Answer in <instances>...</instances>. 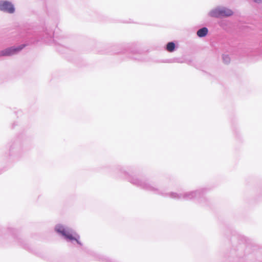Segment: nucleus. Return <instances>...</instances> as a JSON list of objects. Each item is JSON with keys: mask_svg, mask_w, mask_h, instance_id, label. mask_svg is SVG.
I'll return each mask as SVG.
<instances>
[{"mask_svg": "<svg viewBox=\"0 0 262 262\" xmlns=\"http://www.w3.org/2000/svg\"><path fill=\"white\" fill-rule=\"evenodd\" d=\"M232 14V10L226 8H217L210 12V15L214 17L229 16Z\"/></svg>", "mask_w": 262, "mask_h": 262, "instance_id": "f257e3e1", "label": "nucleus"}, {"mask_svg": "<svg viewBox=\"0 0 262 262\" xmlns=\"http://www.w3.org/2000/svg\"><path fill=\"white\" fill-rule=\"evenodd\" d=\"M25 47V45H21L17 47H11L7 48L0 52V56H11L21 51Z\"/></svg>", "mask_w": 262, "mask_h": 262, "instance_id": "f03ea898", "label": "nucleus"}, {"mask_svg": "<svg viewBox=\"0 0 262 262\" xmlns=\"http://www.w3.org/2000/svg\"><path fill=\"white\" fill-rule=\"evenodd\" d=\"M0 10L9 13L14 12V8L13 5L7 1H0Z\"/></svg>", "mask_w": 262, "mask_h": 262, "instance_id": "7ed1b4c3", "label": "nucleus"}, {"mask_svg": "<svg viewBox=\"0 0 262 262\" xmlns=\"http://www.w3.org/2000/svg\"><path fill=\"white\" fill-rule=\"evenodd\" d=\"M76 237H75L71 233H70L69 232L67 231L64 234L63 236H64L67 238L69 239L70 240H75L77 243L79 244H81V243L79 242L78 238H79V236L75 234Z\"/></svg>", "mask_w": 262, "mask_h": 262, "instance_id": "20e7f679", "label": "nucleus"}, {"mask_svg": "<svg viewBox=\"0 0 262 262\" xmlns=\"http://www.w3.org/2000/svg\"><path fill=\"white\" fill-rule=\"evenodd\" d=\"M208 32V31L207 28L204 27L198 31L197 35L200 37H204L207 34Z\"/></svg>", "mask_w": 262, "mask_h": 262, "instance_id": "39448f33", "label": "nucleus"}, {"mask_svg": "<svg viewBox=\"0 0 262 262\" xmlns=\"http://www.w3.org/2000/svg\"><path fill=\"white\" fill-rule=\"evenodd\" d=\"M55 231L58 233H61L62 235H64L66 232L67 231L62 226L57 225L55 227Z\"/></svg>", "mask_w": 262, "mask_h": 262, "instance_id": "423d86ee", "label": "nucleus"}, {"mask_svg": "<svg viewBox=\"0 0 262 262\" xmlns=\"http://www.w3.org/2000/svg\"><path fill=\"white\" fill-rule=\"evenodd\" d=\"M175 48V44L172 42H168L166 46V50L170 52L174 51Z\"/></svg>", "mask_w": 262, "mask_h": 262, "instance_id": "0eeeda50", "label": "nucleus"}, {"mask_svg": "<svg viewBox=\"0 0 262 262\" xmlns=\"http://www.w3.org/2000/svg\"><path fill=\"white\" fill-rule=\"evenodd\" d=\"M255 2H259L260 1V0H254Z\"/></svg>", "mask_w": 262, "mask_h": 262, "instance_id": "6e6552de", "label": "nucleus"}]
</instances>
